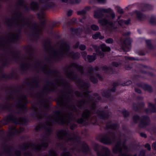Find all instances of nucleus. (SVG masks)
Here are the masks:
<instances>
[{
    "instance_id": "1",
    "label": "nucleus",
    "mask_w": 156,
    "mask_h": 156,
    "mask_svg": "<svg viewBox=\"0 0 156 156\" xmlns=\"http://www.w3.org/2000/svg\"><path fill=\"white\" fill-rule=\"evenodd\" d=\"M41 25L37 27L34 23L31 24L29 22L27 17L23 16L20 11H16L12 14V18H7L5 21V24L8 27L12 28L14 27L16 30H13V32H10L7 34L8 39L5 37L0 38V73H2L3 69L10 64L11 58L15 61L21 62V64L24 60L25 57L27 55L28 46L26 48V53L23 56L20 55L19 51L14 50L11 44L18 41L20 39L21 29L25 26H27L30 29V35L36 40L40 37V35L44 29V25L45 22L40 20Z\"/></svg>"
},
{
    "instance_id": "2",
    "label": "nucleus",
    "mask_w": 156,
    "mask_h": 156,
    "mask_svg": "<svg viewBox=\"0 0 156 156\" xmlns=\"http://www.w3.org/2000/svg\"><path fill=\"white\" fill-rule=\"evenodd\" d=\"M43 46L45 51L50 53L51 57L47 58L45 61H41L35 56L34 48L32 46H29L27 48V55L20 66V70L22 73H26L28 71L32 69L38 73L41 70L44 74L51 75V76L56 77L57 75V71L51 69L52 59L55 61H59L65 58L67 55H69L72 58L76 59L78 58L80 55L79 53L74 51L69 52L70 46L65 42L61 43L59 50L53 48L49 40L44 41Z\"/></svg>"
},
{
    "instance_id": "3",
    "label": "nucleus",
    "mask_w": 156,
    "mask_h": 156,
    "mask_svg": "<svg viewBox=\"0 0 156 156\" xmlns=\"http://www.w3.org/2000/svg\"><path fill=\"white\" fill-rule=\"evenodd\" d=\"M94 17L98 19V23L102 26L105 27L108 25L109 27H114L112 20L115 17L114 11L111 8H98L94 11Z\"/></svg>"
},
{
    "instance_id": "4",
    "label": "nucleus",
    "mask_w": 156,
    "mask_h": 156,
    "mask_svg": "<svg viewBox=\"0 0 156 156\" xmlns=\"http://www.w3.org/2000/svg\"><path fill=\"white\" fill-rule=\"evenodd\" d=\"M116 140L115 134L113 130L108 131L101 139V142L105 144H109L114 143Z\"/></svg>"
},
{
    "instance_id": "5",
    "label": "nucleus",
    "mask_w": 156,
    "mask_h": 156,
    "mask_svg": "<svg viewBox=\"0 0 156 156\" xmlns=\"http://www.w3.org/2000/svg\"><path fill=\"white\" fill-rule=\"evenodd\" d=\"M94 150L96 152L98 156H111L110 150L107 147H99L98 145L96 144L94 147Z\"/></svg>"
},
{
    "instance_id": "6",
    "label": "nucleus",
    "mask_w": 156,
    "mask_h": 156,
    "mask_svg": "<svg viewBox=\"0 0 156 156\" xmlns=\"http://www.w3.org/2000/svg\"><path fill=\"white\" fill-rule=\"evenodd\" d=\"M91 46L102 57L104 56L103 51H109L111 50L110 48L109 47L107 46L105 44H102L99 47L96 45L92 44Z\"/></svg>"
},
{
    "instance_id": "7",
    "label": "nucleus",
    "mask_w": 156,
    "mask_h": 156,
    "mask_svg": "<svg viewBox=\"0 0 156 156\" xmlns=\"http://www.w3.org/2000/svg\"><path fill=\"white\" fill-rule=\"evenodd\" d=\"M132 41V39L130 37L122 40L121 42L123 45L122 46V50L125 51H129L132 48L131 43Z\"/></svg>"
},
{
    "instance_id": "8",
    "label": "nucleus",
    "mask_w": 156,
    "mask_h": 156,
    "mask_svg": "<svg viewBox=\"0 0 156 156\" xmlns=\"http://www.w3.org/2000/svg\"><path fill=\"white\" fill-rule=\"evenodd\" d=\"M140 121L138 126L141 128H144L148 126L150 124V119L149 117L146 115L141 116L140 118Z\"/></svg>"
},
{
    "instance_id": "9",
    "label": "nucleus",
    "mask_w": 156,
    "mask_h": 156,
    "mask_svg": "<svg viewBox=\"0 0 156 156\" xmlns=\"http://www.w3.org/2000/svg\"><path fill=\"white\" fill-rule=\"evenodd\" d=\"M119 84V83H113L112 85L114 87L111 88L109 89L108 90L104 91L102 94L103 96L107 98H110L111 94L110 92H115L116 90L115 87L118 86Z\"/></svg>"
},
{
    "instance_id": "10",
    "label": "nucleus",
    "mask_w": 156,
    "mask_h": 156,
    "mask_svg": "<svg viewBox=\"0 0 156 156\" xmlns=\"http://www.w3.org/2000/svg\"><path fill=\"white\" fill-rule=\"evenodd\" d=\"M145 112L147 114L155 112L156 109L155 106L152 103H149L148 105V108L145 109Z\"/></svg>"
},
{
    "instance_id": "11",
    "label": "nucleus",
    "mask_w": 156,
    "mask_h": 156,
    "mask_svg": "<svg viewBox=\"0 0 156 156\" xmlns=\"http://www.w3.org/2000/svg\"><path fill=\"white\" fill-rule=\"evenodd\" d=\"M11 130L9 132L10 135H15L19 134L24 131L23 128H21L20 130L16 129L15 127L12 126L11 128Z\"/></svg>"
},
{
    "instance_id": "12",
    "label": "nucleus",
    "mask_w": 156,
    "mask_h": 156,
    "mask_svg": "<svg viewBox=\"0 0 156 156\" xmlns=\"http://www.w3.org/2000/svg\"><path fill=\"white\" fill-rule=\"evenodd\" d=\"M153 6L150 4L143 3L141 4V9L143 11H147L152 10Z\"/></svg>"
},
{
    "instance_id": "13",
    "label": "nucleus",
    "mask_w": 156,
    "mask_h": 156,
    "mask_svg": "<svg viewBox=\"0 0 156 156\" xmlns=\"http://www.w3.org/2000/svg\"><path fill=\"white\" fill-rule=\"evenodd\" d=\"M97 116L100 119H108L109 117V115L108 113H105L104 111H99L97 114Z\"/></svg>"
},
{
    "instance_id": "14",
    "label": "nucleus",
    "mask_w": 156,
    "mask_h": 156,
    "mask_svg": "<svg viewBox=\"0 0 156 156\" xmlns=\"http://www.w3.org/2000/svg\"><path fill=\"white\" fill-rule=\"evenodd\" d=\"M118 127V125L116 123H112L111 122H108L106 124L107 129H110L113 130H115Z\"/></svg>"
},
{
    "instance_id": "15",
    "label": "nucleus",
    "mask_w": 156,
    "mask_h": 156,
    "mask_svg": "<svg viewBox=\"0 0 156 156\" xmlns=\"http://www.w3.org/2000/svg\"><path fill=\"white\" fill-rule=\"evenodd\" d=\"M49 156H58V154L56 150L54 148L51 149L48 152ZM48 156L47 154H44L41 156Z\"/></svg>"
},
{
    "instance_id": "16",
    "label": "nucleus",
    "mask_w": 156,
    "mask_h": 156,
    "mask_svg": "<svg viewBox=\"0 0 156 156\" xmlns=\"http://www.w3.org/2000/svg\"><path fill=\"white\" fill-rule=\"evenodd\" d=\"M136 14L137 19L140 20H141L143 19L146 18V16L143 14L140 11H137L136 12Z\"/></svg>"
},
{
    "instance_id": "17",
    "label": "nucleus",
    "mask_w": 156,
    "mask_h": 156,
    "mask_svg": "<svg viewBox=\"0 0 156 156\" xmlns=\"http://www.w3.org/2000/svg\"><path fill=\"white\" fill-rule=\"evenodd\" d=\"M93 55H88L87 56L86 61L87 60L89 62H94L96 59L95 54L94 53Z\"/></svg>"
},
{
    "instance_id": "18",
    "label": "nucleus",
    "mask_w": 156,
    "mask_h": 156,
    "mask_svg": "<svg viewBox=\"0 0 156 156\" xmlns=\"http://www.w3.org/2000/svg\"><path fill=\"white\" fill-rule=\"evenodd\" d=\"M92 38L95 40L99 38L100 40L103 39L104 38V36H101L100 32H97L94 34L93 35Z\"/></svg>"
},
{
    "instance_id": "19",
    "label": "nucleus",
    "mask_w": 156,
    "mask_h": 156,
    "mask_svg": "<svg viewBox=\"0 0 156 156\" xmlns=\"http://www.w3.org/2000/svg\"><path fill=\"white\" fill-rule=\"evenodd\" d=\"M17 5L19 6H23V8L26 11H28L29 9V8L27 5L23 4V1L22 0H18L17 1Z\"/></svg>"
},
{
    "instance_id": "20",
    "label": "nucleus",
    "mask_w": 156,
    "mask_h": 156,
    "mask_svg": "<svg viewBox=\"0 0 156 156\" xmlns=\"http://www.w3.org/2000/svg\"><path fill=\"white\" fill-rule=\"evenodd\" d=\"M30 5L32 10H36L38 8V3L36 2H32Z\"/></svg>"
},
{
    "instance_id": "21",
    "label": "nucleus",
    "mask_w": 156,
    "mask_h": 156,
    "mask_svg": "<svg viewBox=\"0 0 156 156\" xmlns=\"http://www.w3.org/2000/svg\"><path fill=\"white\" fill-rule=\"evenodd\" d=\"M143 87L144 90H147L149 92H152V87L150 85L144 84L143 86Z\"/></svg>"
},
{
    "instance_id": "22",
    "label": "nucleus",
    "mask_w": 156,
    "mask_h": 156,
    "mask_svg": "<svg viewBox=\"0 0 156 156\" xmlns=\"http://www.w3.org/2000/svg\"><path fill=\"white\" fill-rule=\"evenodd\" d=\"M140 116L137 115H134L133 117V122L135 123H137L138 121L140 119Z\"/></svg>"
},
{
    "instance_id": "23",
    "label": "nucleus",
    "mask_w": 156,
    "mask_h": 156,
    "mask_svg": "<svg viewBox=\"0 0 156 156\" xmlns=\"http://www.w3.org/2000/svg\"><path fill=\"white\" fill-rule=\"evenodd\" d=\"M146 45L149 49H152L154 48V47L151 44L150 40H146Z\"/></svg>"
},
{
    "instance_id": "24",
    "label": "nucleus",
    "mask_w": 156,
    "mask_h": 156,
    "mask_svg": "<svg viewBox=\"0 0 156 156\" xmlns=\"http://www.w3.org/2000/svg\"><path fill=\"white\" fill-rule=\"evenodd\" d=\"M117 12L119 13L120 14H122L124 13V12L123 9L119 6H117Z\"/></svg>"
},
{
    "instance_id": "25",
    "label": "nucleus",
    "mask_w": 156,
    "mask_h": 156,
    "mask_svg": "<svg viewBox=\"0 0 156 156\" xmlns=\"http://www.w3.org/2000/svg\"><path fill=\"white\" fill-rule=\"evenodd\" d=\"M121 16H118V18L115 20L113 21H112V22L113 23V25H114V27H116V28H114V27H111L113 29H117L118 28V27L116 26V25H115V23L117 22V21H118V20L120 18V17H121Z\"/></svg>"
},
{
    "instance_id": "26",
    "label": "nucleus",
    "mask_w": 156,
    "mask_h": 156,
    "mask_svg": "<svg viewBox=\"0 0 156 156\" xmlns=\"http://www.w3.org/2000/svg\"><path fill=\"white\" fill-rule=\"evenodd\" d=\"M37 15L38 18L40 20L41 19H43L44 18V14L43 13L41 12L37 14Z\"/></svg>"
},
{
    "instance_id": "27",
    "label": "nucleus",
    "mask_w": 156,
    "mask_h": 156,
    "mask_svg": "<svg viewBox=\"0 0 156 156\" xmlns=\"http://www.w3.org/2000/svg\"><path fill=\"white\" fill-rule=\"evenodd\" d=\"M91 29L94 31L98 30L99 29L98 26L95 24H93L91 25Z\"/></svg>"
},
{
    "instance_id": "28",
    "label": "nucleus",
    "mask_w": 156,
    "mask_h": 156,
    "mask_svg": "<svg viewBox=\"0 0 156 156\" xmlns=\"http://www.w3.org/2000/svg\"><path fill=\"white\" fill-rule=\"evenodd\" d=\"M150 22L152 24H156V18L154 16H152L150 19Z\"/></svg>"
},
{
    "instance_id": "29",
    "label": "nucleus",
    "mask_w": 156,
    "mask_h": 156,
    "mask_svg": "<svg viewBox=\"0 0 156 156\" xmlns=\"http://www.w3.org/2000/svg\"><path fill=\"white\" fill-rule=\"evenodd\" d=\"M114 42V40L112 38H109L105 40V42L108 44H112Z\"/></svg>"
},
{
    "instance_id": "30",
    "label": "nucleus",
    "mask_w": 156,
    "mask_h": 156,
    "mask_svg": "<svg viewBox=\"0 0 156 156\" xmlns=\"http://www.w3.org/2000/svg\"><path fill=\"white\" fill-rule=\"evenodd\" d=\"M132 83V82L130 80H128L126 82H124L122 84V86H128Z\"/></svg>"
},
{
    "instance_id": "31",
    "label": "nucleus",
    "mask_w": 156,
    "mask_h": 156,
    "mask_svg": "<svg viewBox=\"0 0 156 156\" xmlns=\"http://www.w3.org/2000/svg\"><path fill=\"white\" fill-rule=\"evenodd\" d=\"M77 13L79 15H84L86 14V12L85 10L83 9L81 10L78 11Z\"/></svg>"
},
{
    "instance_id": "32",
    "label": "nucleus",
    "mask_w": 156,
    "mask_h": 156,
    "mask_svg": "<svg viewBox=\"0 0 156 156\" xmlns=\"http://www.w3.org/2000/svg\"><path fill=\"white\" fill-rule=\"evenodd\" d=\"M122 113L124 117H127L129 115L128 112L125 109H123L122 111Z\"/></svg>"
},
{
    "instance_id": "33",
    "label": "nucleus",
    "mask_w": 156,
    "mask_h": 156,
    "mask_svg": "<svg viewBox=\"0 0 156 156\" xmlns=\"http://www.w3.org/2000/svg\"><path fill=\"white\" fill-rule=\"evenodd\" d=\"M126 58L131 61H139V60L137 58H135L133 57L129 56L126 57Z\"/></svg>"
},
{
    "instance_id": "34",
    "label": "nucleus",
    "mask_w": 156,
    "mask_h": 156,
    "mask_svg": "<svg viewBox=\"0 0 156 156\" xmlns=\"http://www.w3.org/2000/svg\"><path fill=\"white\" fill-rule=\"evenodd\" d=\"M79 48L81 50L84 51L86 49V46L84 44H80L79 46Z\"/></svg>"
},
{
    "instance_id": "35",
    "label": "nucleus",
    "mask_w": 156,
    "mask_h": 156,
    "mask_svg": "<svg viewBox=\"0 0 156 156\" xmlns=\"http://www.w3.org/2000/svg\"><path fill=\"white\" fill-rule=\"evenodd\" d=\"M87 53L86 51H84L82 52V56L85 60L86 61Z\"/></svg>"
},
{
    "instance_id": "36",
    "label": "nucleus",
    "mask_w": 156,
    "mask_h": 156,
    "mask_svg": "<svg viewBox=\"0 0 156 156\" xmlns=\"http://www.w3.org/2000/svg\"><path fill=\"white\" fill-rule=\"evenodd\" d=\"M145 151L144 150H141L140 152L139 156H145Z\"/></svg>"
},
{
    "instance_id": "37",
    "label": "nucleus",
    "mask_w": 156,
    "mask_h": 156,
    "mask_svg": "<svg viewBox=\"0 0 156 156\" xmlns=\"http://www.w3.org/2000/svg\"><path fill=\"white\" fill-rule=\"evenodd\" d=\"M77 127V125L73 124L70 125V129L72 130H73L75 129H76Z\"/></svg>"
},
{
    "instance_id": "38",
    "label": "nucleus",
    "mask_w": 156,
    "mask_h": 156,
    "mask_svg": "<svg viewBox=\"0 0 156 156\" xmlns=\"http://www.w3.org/2000/svg\"><path fill=\"white\" fill-rule=\"evenodd\" d=\"M118 24L121 26H122L124 24V20L121 19L117 21Z\"/></svg>"
},
{
    "instance_id": "39",
    "label": "nucleus",
    "mask_w": 156,
    "mask_h": 156,
    "mask_svg": "<svg viewBox=\"0 0 156 156\" xmlns=\"http://www.w3.org/2000/svg\"><path fill=\"white\" fill-rule=\"evenodd\" d=\"M133 108L135 111H137L138 110V107L137 105L135 103H134L133 105Z\"/></svg>"
},
{
    "instance_id": "40",
    "label": "nucleus",
    "mask_w": 156,
    "mask_h": 156,
    "mask_svg": "<svg viewBox=\"0 0 156 156\" xmlns=\"http://www.w3.org/2000/svg\"><path fill=\"white\" fill-rule=\"evenodd\" d=\"M145 147L147 148L148 151H150L151 149V147L150 145L148 143H147L145 145Z\"/></svg>"
},
{
    "instance_id": "41",
    "label": "nucleus",
    "mask_w": 156,
    "mask_h": 156,
    "mask_svg": "<svg viewBox=\"0 0 156 156\" xmlns=\"http://www.w3.org/2000/svg\"><path fill=\"white\" fill-rule=\"evenodd\" d=\"M56 23H52L49 25V27L50 29H52L56 26Z\"/></svg>"
},
{
    "instance_id": "42",
    "label": "nucleus",
    "mask_w": 156,
    "mask_h": 156,
    "mask_svg": "<svg viewBox=\"0 0 156 156\" xmlns=\"http://www.w3.org/2000/svg\"><path fill=\"white\" fill-rule=\"evenodd\" d=\"M131 20L130 19H129L126 20H124V24L128 25H129L130 22Z\"/></svg>"
},
{
    "instance_id": "43",
    "label": "nucleus",
    "mask_w": 156,
    "mask_h": 156,
    "mask_svg": "<svg viewBox=\"0 0 156 156\" xmlns=\"http://www.w3.org/2000/svg\"><path fill=\"white\" fill-rule=\"evenodd\" d=\"M152 147L153 149L156 151V141L152 143Z\"/></svg>"
},
{
    "instance_id": "44",
    "label": "nucleus",
    "mask_w": 156,
    "mask_h": 156,
    "mask_svg": "<svg viewBox=\"0 0 156 156\" xmlns=\"http://www.w3.org/2000/svg\"><path fill=\"white\" fill-rule=\"evenodd\" d=\"M101 69L102 70L105 71H107L108 70V68L106 66H103L101 68Z\"/></svg>"
},
{
    "instance_id": "45",
    "label": "nucleus",
    "mask_w": 156,
    "mask_h": 156,
    "mask_svg": "<svg viewBox=\"0 0 156 156\" xmlns=\"http://www.w3.org/2000/svg\"><path fill=\"white\" fill-rule=\"evenodd\" d=\"M140 136L146 138L147 137V135L146 134L144 133L141 132L140 133Z\"/></svg>"
},
{
    "instance_id": "46",
    "label": "nucleus",
    "mask_w": 156,
    "mask_h": 156,
    "mask_svg": "<svg viewBox=\"0 0 156 156\" xmlns=\"http://www.w3.org/2000/svg\"><path fill=\"white\" fill-rule=\"evenodd\" d=\"M73 12V11L71 10H69L67 12V15L68 16H71Z\"/></svg>"
},
{
    "instance_id": "47",
    "label": "nucleus",
    "mask_w": 156,
    "mask_h": 156,
    "mask_svg": "<svg viewBox=\"0 0 156 156\" xmlns=\"http://www.w3.org/2000/svg\"><path fill=\"white\" fill-rule=\"evenodd\" d=\"M112 64L113 66L116 67H117L119 65V64L118 62H113Z\"/></svg>"
},
{
    "instance_id": "48",
    "label": "nucleus",
    "mask_w": 156,
    "mask_h": 156,
    "mask_svg": "<svg viewBox=\"0 0 156 156\" xmlns=\"http://www.w3.org/2000/svg\"><path fill=\"white\" fill-rule=\"evenodd\" d=\"M90 9L91 7L89 6H87L85 7V8L84 9V10H85L86 12H87V11L89 10Z\"/></svg>"
},
{
    "instance_id": "49",
    "label": "nucleus",
    "mask_w": 156,
    "mask_h": 156,
    "mask_svg": "<svg viewBox=\"0 0 156 156\" xmlns=\"http://www.w3.org/2000/svg\"><path fill=\"white\" fill-rule=\"evenodd\" d=\"M135 90L136 92L139 94H140L141 93V90H140L138 88H135Z\"/></svg>"
},
{
    "instance_id": "50",
    "label": "nucleus",
    "mask_w": 156,
    "mask_h": 156,
    "mask_svg": "<svg viewBox=\"0 0 156 156\" xmlns=\"http://www.w3.org/2000/svg\"><path fill=\"white\" fill-rule=\"evenodd\" d=\"M77 122L79 124H81V117H80L77 119Z\"/></svg>"
},
{
    "instance_id": "51",
    "label": "nucleus",
    "mask_w": 156,
    "mask_h": 156,
    "mask_svg": "<svg viewBox=\"0 0 156 156\" xmlns=\"http://www.w3.org/2000/svg\"><path fill=\"white\" fill-rule=\"evenodd\" d=\"M136 53L137 54H138L139 55H145V53L144 52H140L136 51Z\"/></svg>"
},
{
    "instance_id": "52",
    "label": "nucleus",
    "mask_w": 156,
    "mask_h": 156,
    "mask_svg": "<svg viewBox=\"0 0 156 156\" xmlns=\"http://www.w3.org/2000/svg\"><path fill=\"white\" fill-rule=\"evenodd\" d=\"M131 33L130 32L128 31L124 33L123 35L125 36H129Z\"/></svg>"
},
{
    "instance_id": "53",
    "label": "nucleus",
    "mask_w": 156,
    "mask_h": 156,
    "mask_svg": "<svg viewBox=\"0 0 156 156\" xmlns=\"http://www.w3.org/2000/svg\"><path fill=\"white\" fill-rule=\"evenodd\" d=\"M147 75L148 76H153L154 75V73L152 72H149L147 73Z\"/></svg>"
},
{
    "instance_id": "54",
    "label": "nucleus",
    "mask_w": 156,
    "mask_h": 156,
    "mask_svg": "<svg viewBox=\"0 0 156 156\" xmlns=\"http://www.w3.org/2000/svg\"><path fill=\"white\" fill-rule=\"evenodd\" d=\"M97 1L100 3H105V0H97Z\"/></svg>"
},
{
    "instance_id": "55",
    "label": "nucleus",
    "mask_w": 156,
    "mask_h": 156,
    "mask_svg": "<svg viewBox=\"0 0 156 156\" xmlns=\"http://www.w3.org/2000/svg\"><path fill=\"white\" fill-rule=\"evenodd\" d=\"M71 22L73 23H76L77 22V20L76 19L74 18L72 19Z\"/></svg>"
},
{
    "instance_id": "56",
    "label": "nucleus",
    "mask_w": 156,
    "mask_h": 156,
    "mask_svg": "<svg viewBox=\"0 0 156 156\" xmlns=\"http://www.w3.org/2000/svg\"><path fill=\"white\" fill-rule=\"evenodd\" d=\"M79 42H77L74 45V47L75 48H77L79 47Z\"/></svg>"
},
{
    "instance_id": "57",
    "label": "nucleus",
    "mask_w": 156,
    "mask_h": 156,
    "mask_svg": "<svg viewBox=\"0 0 156 156\" xmlns=\"http://www.w3.org/2000/svg\"><path fill=\"white\" fill-rule=\"evenodd\" d=\"M144 102H141L139 104V105L141 107H143L144 106Z\"/></svg>"
},
{
    "instance_id": "58",
    "label": "nucleus",
    "mask_w": 156,
    "mask_h": 156,
    "mask_svg": "<svg viewBox=\"0 0 156 156\" xmlns=\"http://www.w3.org/2000/svg\"><path fill=\"white\" fill-rule=\"evenodd\" d=\"M140 72L143 74H146L147 75V72L146 71H143V70H141Z\"/></svg>"
},
{
    "instance_id": "59",
    "label": "nucleus",
    "mask_w": 156,
    "mask_h": 156,
    "mask_svg": "<svg viewBox=\"0 0 156 156\" xmlns=\"http://www.w3.org/2000/svg\"><path fill=\"white\" fill-rule=\"evenodd\" d=\"M131 68L129 67V66H126V69L127 70H129L131 69Z\"/></svg>"
},
{
    "instance_id": "60",
    "label": "nucleus",
    "mask_w": 156,
    "mask_h": 156,
    "mask_svg": "<svg viewBox=\"0 0 156 156\" xmlns=\"http://www.w3.org/2000/svg\"><path fill=\"white\" fill-rule=\"evenodd\" d=\"M137 99L138 100H142L143 99V98L141 96H139L137 97Z\"/></svg>"
},
{
    "instance_id": "61",
    "label": "nucleus",
    "mask_w": 156,
    "mask_h": 156,
    "mask_svg": "<svg viewBox=\"0 0 156 156\" xmlns=\"http://www.w3.org/2000/svg\"><path fill=\"white\" fill-rule=\"evenodd\" d=\"M142 67H143L144 68H147V66H145V65H142Z\"/></svg>"
},
{
    "instance_id": "62",
    "label": "nucleus",
    "mask_w": 156,
    "mask_h": 156,
    "mask_svg": "<svg viewBox=\"0 0 156 156\" xmlns=\"http://www.w3.org/2000/svg\"><path fill=\"white\" fill-rule=\"evenodd\" d=\"M88 50L90 51H91L92 50V49L91 48H89L88 49Z\"/></svg>"
},
{
    "instance_id": "63",
    "label": "nucleus",
    "mask_w": 156,
    "mask_h": 156,
    "mask_svg": "<svg viewBox=\"0 0 156 156\" xmlns=\"http://www.w3.org/2000/svg\"><path fill=\"white\" fill-rule=\"evenodd\" d=\"M80 22H83V20L82 19H80Z\"/></svg>"
},
{
    "instance_id": "64",
    "label": "nucleus",
    "mask_w": 156,
    "mask_h": 156,
    "mask_svg": "<svg viewBox=\"0 0 156 156\" xmlns=\"http://www.w3.org/2000/svg\"><path fill=\"white\" fill-rule=\"evenodd\" d=\"M85 18H86V17H85V16H84L83 17V19H85Z\"/></svg>"
}]
</instances>
